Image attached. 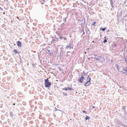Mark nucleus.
Masks as SVG:
<instances>
[{"instance_id": "f257e3e1", "label": "nucleus", "mask_w": 127, "mask_h": 127, "mask_svg": "<svg viewBox=\"0 0 127 127\" xmlns=\"http://www.w3.org/2000/svg\"><path fill=\"white\" fill-rule=\"evenodd\" d=\"M45 86L46 88H48V89L50 87L51 85V82H49L48 79H46L44 80Z\"/></svg>"}, {"instance_id": "f03ea898", "label": "nucleus", "mask_w": 127, "mask_h": 127, "mask_svg": "<svg viewBox=\"0 0 127 127\" xmlns=\"http://www.w3.org/2000/svg\"><path fill=\"white\" fill-rule=\"evenodd\" d=\"M84 75L85 76V75L82 74V73L81 76L79 77L78 80V81L79 82L82 83L83 82L84 80L85 79Z\"/></svg>"}, {"instance_id": "7ed1b4c3", "label": "nucleus", "mask_w": 127, "mask_h": 127, "mask_svg": "<svg viewBox=\"0 0 127 127\" xmlns=\"http://www.w3.org/2000/svg\"><path fill=\"white\" fill-rule=\"evenodd\" d=\"M115 122L116 123L119 125L121 126H123V123L118 119H115Z\"/></svg>"}, {"instance_id": "20e7f679", "label": "nucleus", "mask_w": 127, "mask_h": 127, "mask_svg": "<svg viewBox=\"0 0 127 127\" xmlns=\"http://www.w3.org/2000/svg\"><path fill=\"white\" fill-rule=\"evenodd\" d=\"M73 46L72 44L71 43H69L68 45H66L65 48L66 49H70L71 48L73 49Z\"/></svg>"}, {"instance_id": "39448f33", "label": "nucleus", "mask_w": 127, "mask_h": 127, "mask_svg": "<svg viewBox=\"0 0 127 127\" xmlns=\"http://www.w3.org/2000/svg\"><path fill=\"white\" fill-rule=\"evenodd\" d=\"M120 70L121 72L123 73V74L126 73L127 74V67H125V69L124 68L123 69H121Z\"/></svg>"}, {"instance_id": "423d86ee", "label": "nucleus", "mask_w": 127, "mask_h": 127, "mask_svg": "<svg viewBox=\"0 0 127 127\" xmlns=\"http://www.w3.org/2000/svg\"><path fill=\"white\" fill-rule=\"evenodd\" d=\"M17 46L18 47L20 48L22 47V43L20 41H17Z\"/></svg>"}, {"instance_id": "0eeeda50", "label": "nucleus", "mask_w": 127, "mask_h": 127, "mask_svg": "<svg viewBox=\"0 0 127 127\" xmlns=\"http://www.w3.org/2000/svg\"><path fill=\"white\" fill-rule=\"evenodd\" d=\"M85 31L86 32V31ZM82 32L83 33L81 36L82 37H84L85 36V35L84 36V35L85 34V30L84 29V27H83V30L82 31Z\"/></svg>"}, {"instance_id": "6e6552de", "label": "nucleus", "mask_w": 127, "mask_h": 127, "mask_svg": "<svg viewBox=\"0 0 127 127\" xmlns=\"http://www.w3.org/2000/svg\"><path fill=\"white\" fill-rule=\"evenodd\" d=\"M110 4L112 8L113 9H114L115 7L113 5V0H110Z\"/></svg>"}, {"instance_id": "1a4fd4ad", "label": "nucleus", "mask_w": 127, "mask_h": 127, "mask_svg": "<svg viewBox=\"0 0 127 127\" xmlns=\"http://www.w3.org/2000/svg\"><path fill=\"white\" fill-rule=\"evenodd\" d=\"M94 56H96L97 57H95V59L96 60H97L98 61H99L100 60V57H101L100 56V57L98 56H95V55H94Z\"/></svg>"}, {"instance_id": "9d476101", "label": "nucleus", "mask_w": 127, "mask_h": 127, "mask_svg": "<svg viewBox=\"0 0 127 127\" xmlns=\"http://www.w3.org/2000/svg\"><path fill=\"white\" fill-rule=\"evenodd\" d=\"M88 77H87V81L88 82H90L91 80V78L90 77L89 75H88Z\"/></svg>"}, {"instance_id": "9b49d317", "label": "nucleus", "mask_w": 127, "mask_h": 127, "mask_svg": "<svg viewBox=\"0 0 127 127\" xmlns=\"http://www.w3.org/2000/svg\"><path fill=\"white\" fill-rule=\"evenodd\" d=\"M67 55L66 56L67 57H68V56L71 55L72 54V53L70 52V51H68L67 52Z\"/></svg>"}, {"instance_id": "f8f14e48", "label": "nucleus", "mask_w": 127, "mask_h": 127, "mask_svg": "<svg viewBox=\"0 0 127 127\" xmlns=\"http://www.w3.org/2000/svg\"><path fill=\"white\" fill-rule=\"evenodd\" d=\"M89 83V82H88L87 81L86 83H85L84 84V86H85V87H87L88 86H89V85H90V84H91V83H89V84H87Z\"/></svg>"}, {"instance_id": "ddd939ff", "label": "nucleus", "mask_w": 127, "mask_h": 127, "mask_svg": "<svg viewBox=\"0 0 127 127\" xmlns=\"http://www.w3.org/2000/svg\"><path fill=\"white\" fill-rule=\"evenodd\" d=\"M117 39L118 38V40L120 41H121L123 40V38L122 37H117Z\"/></svg>"}, {"instance_id": "4468645a", "label": "nucleus", "mask_w": 127, "mask_h": 127, "mask_svg": "<svg viewBox=\"0 0 127 127\" xmlns=\"http://www.w3.org/2000/svg\"><path fill=\"white\" fill-rule=\"evenodd\" d=\"M106 28H103L102 27H100V30H102L103 31H104L106 29Z\"/></svg>"}, {"instance_id": "2eb2a0df", "label": "nucleus", "mask_w": 127, "mask_h": 127, "mask_svg": "<svg viewBox=\"0 0 127 127\" xmlns=\"http://www.w3.org/2000/svg\"><path fill=\"white\" fill-rule=\"evenodd\" d=\"M68 87L67 88V90H74L73 89V88L72 87L69 88L68 87Z\"/></svg>"}, {"instance_id": "dca6fc26", "label": "nucleus", "mask_w": 127, "mask_h": 127, "mask_svg": "<svg viewBox=\"0 0 127 127\" xmlns=\"http://www.w3.org/2000/svg\"><path fill=\"white\" fill-rule=\"evenodd\" d=\"M90 118L89 116L87 115H86V117L85 118L86 120H89Z\"/></svg>"}, {"instance_id": "f3484780", "label": "nucleus", "mask_w": 127, "mask_h": 127, "mask_svg": "<svg viewBox=\"0 0 127 127\" xmlns=\"http://www.w3.org/2000/svg\"><path fill=\"white\" fill-rule=\"evenodd\" d=\"M124 113L123 115L124 117H125L126 116L127 114V111L126 110H125L124 111Z\"/></svg>"}, {"instance_id": "a211bd4d", "label": "nucleus", "mask_w": 127, "mask_h": 127, "mask_svg": "<svg viewBox=\"0 0 127 127\" xmlns=\"http://www.w3.org/2000/svg\"><path fill=\"white\" fill-rule=\"evenodd\" d=\"M115 67L117 68V70H119V66L117 64H115Z\"/></svg>"}, {"instance_id": "6ab92c4d", "label": "nucleus", "mask_w": 127, "mask_h": 127, "mask_svg": "<svg viewBox=\"0 0 127 127\" xmlns=\"http://www.w3.org/2000/svg\"><path fill=\"white\" fill-rule=\"evenodd\" d=\"M13 51L15 53V54L18 53L19 54L18 52V51H17L16 49H14Z\"/></svg>"}, {"instance_id": "aec40b11", "label": "nucleus", "mask_w": 127, "mask_h": 127, "mask_svg": "<svg viewBox=\"0 0 127 127\" xmlns=\"http://www.w3.org/2000/svg\"><path fill=\"white\" fill-rule=\"evenodd\" d=\"M64 54V52L62 51H61V52L60 53V56H62Z\"/></svg>"}, {"instance_id": "412c9836", "label": "nucleus", "mask_w": 127, "mask_h": 127, "mask_svg": "<svg viewBox=\"0 0 127 127\" xmlns=\"http://www.w3.org/2000/svg\"><path fill=\"white\" fill-rule=\"evenodd\" d=\"M122 109L124 111L126 110V106H122Z\"/></svg>"}, {"instance_id": "4be33fe9", "label": "nucleus", "mask_w": 127, "mask_h": 127, "mask_svg": "<svg viewBox=\"0 0 127 127\" xmlns=\"http://www.w3.org/2000/svg\"><path fill=\"white\" fill-rule=\"evenodd\" d=\"M10 116L11 117H12L13 116V115L12 112H10Z\"/></svg>"}, {"instance_id": "5701e85b", "label": "nucleus", "mask_w": 127, "mask_h": 127, "mask_svg": "<svg viewBox=\"0 0 127 127\" xmlns=\"http://www.w3.org/2000/svg\"><path fill=\"white\" fill-rule=\"evenodd\" d=\"M63 21L64 22H65L66 20V18H64L63 19Z\"/></svg>"}, {"instance_id": "b1692460", "label": "nucleus", "mask_w": 127, "mask_h": 127, "mask_svg": "<svg viewBox=\"0 0 127 127\" xmlns=\"http://www.w3.org/2000/svg\"><path fill=\"white\" fill-rule=\"evenodd\" d=\"M123 126H122V127H127V125H126L125 124H123Z\"/></svg>"}, {"instance_id": "393cba45", "label": "nucleus", "mask_w": 127, "mask_h": 127, "mask_svg": "<svg viewBox=\"0 0 127 127\" xmlns=\"http://www.w3.org/2000/svg\"><path fill=\"white\" fill-rule=\"evenodd\" d=\"M59 39H60V40H61V39H63L64 37H63V36H59Z\"/></svg>"}, {"instance_id": "a878e982", "label": "nucleus", "mask_w": 127, "mask_h": 127, "mask_svg": "<svg viewBox=\"0 0 127 127\" xmlns=\"http://www.w3.org/2000/svg\"><path fill=\"white\" fill-rule=\"evenodd\" d=\"M96 23V22H93V23L91 25V26L92 25H94Z\"/></svg>"}, {"instance_id": "bb28decb", "label": "nucleus", "mask_w": 127, "mask_h": 127, "mask_svg": "<svg viewBox=\"0 0 127 127\" xmlns=\"http://www.w3.org/2000/svg\"><path fill=\"white\" fill-rule=\"evenodd\" d=\"M107 41V40H106V39H104L103 42V43H105Z\"/></svg>"}, {"instance_id": "cd10ccee", "label": "nucleus", "mask_w": 127, "mask_h": 127, "mask_svg": "<svg viewBox=\"0 0 127 127\" xmlns=\"http://www.w3.org/2000/svg\"><path fill=\"white\" fill-rule=\"evenodd\" d=\"M62 90H65V91H68L67 88H64L62 89Z\"/></svg>"}, {"instance_id": "c85d7f7f", "label": "nucleus", "mask_w": 127, "mask_h": 127, "mask_svg": "<svg viewBox=\"0 0 127 127\" xmlns=\"http://www.w3.org/2000/svg\"><path fill=\"white\" fill-rule=\"evenodd\" d=\"M49 54H50V56H52L53 55V53H51V52L49 53Z\"/></svg>"}, {"instance_id": "c756f323", "label": "nucleus", "mask_w": 127, "mask_h": 127, "mask_svg": "<svg viewBox=\"0 0 127 127\" xmlns=\"http://www.w3.org/2000/svg\"><path fill=\"white\" fill-rule=\"evenodd\" d=\"M63 95H64V96H67V94L66 93H64V92L63 93Z\"/></svg>"}, {"instance_id": "7c9ffc66", "label": "nucleus", "mask_w": 127, "mask_h": 127, "mask_svg": "<svg viewBox=\"0 0 127 127\" xmlns=\"http://www.w3.org/2000/svg\"><path fill=\"white\" fill-rule=\"evenodd\" d=\"M82 112L83 113H85L86 114L87 113L86 112L85 110H83L82 111Z\"/></svg>"}, {"instance_id": "2f4dec72", "label": "nucleus", "mask_w": 127, "mask_h": 127, "mask_svg": "<svg viewBox=\"0 0 127 127\" xmlns=\"http://www.w3.org/2000/svg\"><path fill=\"white\" fill-rule=\"evenodd\" d=\"M113 46L115 47H116L117 46V44H114L113 45Z\"/></svg>"}, {"instance_id": "473e14b6", "label": "nucleus", "mask_w": 127, "mask_h": 127, "mask_svg": "<svg viewBox=\"0 0 127 127\" xmlns=\"http://www.w3.org/2000/svg\"><path fill=\"white\" fill-rule=\"evenodd\" d=\"M81 1V2L82 3H83V2H85V3H86V2H85V1L83 0H82Z\"/></svg>"}, {"instance_id": "72a5a7b5", "label": "nucleus", "mask_w": 127, "mask_h": 127, "mask_svg": "<svg viewBox=\"0 0 127 127\" xmlns=\"http://www.w3.org/2000/svg\"><path fill=\"white\" fill-rule=\"evenodd\" d=\"M84 23H83V25H84V24H85L86 23V21H85V19H84Z\"/></svg>"}, {"instance_id": "f704fd0d", "label": "nucleus", "mask_w": 127, "mask_h": 127, "mask_svg": "<svg viewBox=\"0 0 127 127\" xmlns=\"http://www.w3.org/2000/svg\"><path fill=\"white\" fill-rule=\"evenodd\" d=\"M47 52H48V54L51 52L50 51V50H49L47 49Z\"/></svg>"}, {"instance_id": "c9c22d12", "label": "nucleus", "mask_w": 127, "mask_h": 127, "mask_svg": "<svg viewBox=\"0 0 127 127\" xmlns=\"http://www.w3.org/2000/svg\"><path fill=\"white\" fill-rule=\"evenodd\" d=\"M57 110L59 111H61V112H62V111H61V110H59V109H56V110H55V111H57Z\"/></svg>"}, {"instance_id": "e433bc0d", "label": "nucleus", "mask_w": 127, "mask_h": 127, "mask_svg": "<svg viewBox=\"0 0 127 127\" xmlns=\"http://www.w3.org/2000/svg\"><path fill=\"white\" fill-rule=\"evenodd\" d=\"M63 39H64V40H67L66 37H64Z\"/></svg>"}, {"instance_id": "4c0bfd02", "label": "nucleus", "mask_w": 127, "mask_h": 127, "mask_svg": "<svg viewBox=\"0 0 127 127\" xmlns=\"http://www.w3.org/2000/svg\"><path fill=\"white\" fill-rule=\"evenodd\" d=\"M55 40V38H53L52 40V41H54Z\"/></svg>"}, {"instance_id": "58836bf2", "label": "nucleus", "mask_w": 127, "mask_h": 127, "mask_svg": "<svg viewBox=\"0 0 127 127\" xmlns=\"http://www.w3.org/2000/svg\"><path fill=\"white\" fill-rule=\"evenodd\" d=\"M125 42H127V40L126 39H125L124 40Z\"/></svg>"}, {"instance_id": "ea45409f", "label": "nucleus", "mask_w": 127, "mask_h": 127, "mask_svg": "<svg viewBox=\"0 0 127 127\" xmlns=\"http://www.w3.org/2000/svg\"><path fill=\"white\" fill-rule=\"evenodd\" d=\"M111 63H113V60H111Z\"/></svg>"}, {"instance_id": "a19ab883", "label": "nucleus", "mask_w": 127, "mask_h": 127, "mask_svg": "<svg viewBox=\"0 0 127 127\" xmlns=\"http://www.w3.org/2000/svg\"><path fill=\"white\" fill-rule=\"evenodd\" d=\"M53 41L52 40L51 42V43H53Z\"/></svg>"}, {"instance_id": "79ce46f5", "label": "nucleus", "mask_w": 127, "mask_h": 127, "mask_svg": "<svg viewBox=\"0 0 127 127\" xmlns=\"http://www.w3.org/2000/svg\"><path fill=\"white\" fill-rule=\"evenodd\" d=\"M106 36H105L104 37V39H106Z\"/></svg>"}, {"instance_id": "37998d69", "label": "nucleus", "mask_w": 127, "mask_h": 127, "mask_svg": "<svg viewBox=\"0 0 127 127\" xmlns=\"http://www.w3.org/2000/svg\"><path fill=\"white\" fill-rule=\"evenodd\" d=\"M83 23H81V24L80 25H81V26H82V25H83Z\"/></svg>"}, {"instance_id": "c03bdc74", "label": "nucleus", "mask_w": 127, "mask_h": 127, "mask_svg": "<svg viewBox=\"0 0 127 127\" xmlns=\"http://www.w3.org/2000/svg\"><path fill=\"white\" fill-rule=\"evenodd\" d=\"M74 53V52H72V53H72V54L71 55L72 56L73 55V54Z\"/></svg>"}, {"instance_id": "a18cd8bd", "label": "nucleus", "mask_w": 127, "mask_h": 127, "mask_svg": "<svg viewBox=\"0 0 127 127\" xmlns=\"http://www.w3.org/2000/svg\"><path fill=\"white\" fill-rule=\"evenodd\" d=\"M125 31H127V29L126 28H125Z\"/></svg>"}, {"instance_id": "49530a36", "label": "nucleus", "mask_w": 127, "mask_h": 127, "mask_svg": "<svg viewBox=\"0 0 127 127\" xmlns=\"http://www.w3.org/2000/svg\"><path fill=\"white\" fill-rule=\"evenodd\" d=\"M20 61H21V62H20L21 63V62H21L22 59H21V58H20Z\"/></svg>"}, {"instance_id": "de8ad7c7", "label": "nucleus", "mask_w": 127, "mask_h": 127, "mask_svg": "<svg viewBox=\"0 0 127 127\" xmlns=\"http://www.w3.org/2000/svg\"><path fill=\"white\" fill-rule=\"evenodd\" d=\"M125 61H126V62H127V60H126V59L125 58Z\"/></svg>"}, {"instance_id": "09e8293b", "label": "nucleus", "mask_w": 127, "mask_h": 127, "mask_svg": "<svg viewBox=\"0 0 127 127\" xmlns=\"http://www.w3.org/2000/svg\"><path fill=\"white\" fill-rule=\"evenodd\" d=\"M0 9H1V10H3V9L2 8H1L0 7Z\"/></svg>"}, {"instance_id": "8fccbe9b", "label": "nucleus", "mask_w": 127, "mask_h": 127, "mask_svg": "<svg viewBox=\"0 0 127 127\" xmlns=\"http://www.w3.org/2000/svg\"><path fill=\"white\" fill-rule=\"evenodd\" d=\"M92 108H95V107L94 106H93Z\"/></svg>"}, {"instance_id": "3c124183", "label": "nucleus", "mask_w": 127, "mask_h": 127, "mask_svg": "<svg viewBox=\"0 0 127 127\" xmlns=\"http://www.w3.org/2000/svg\"><path fill=\"white\" fill-rule=\"evenodd\" d=\"M123 118H124V119H125V120H126V118L125 117H123Z\"/></svg>"}, {"instance_id": "603ef678", "label": "nucleus", "mask_w": 127, "mask_h": 127, "mask_svg": "<svg viewBox=\"0 0 127 127\" xmlns=\"http://www.w3.org/2000/svg\"><path fill=\"white\" fill-rule=\"evenodd\" d=\"M15 103H13V105H15Z\"/></svg>"}, {"instance_id": "864d4df0", "label": "nucleus", "mask_w": 127, "mask_h": 127, "mask_svg": "<svg viewBox=\"0 0 127 127\" xmlns=\"http://www.w3.org/2000/svg\"><path fill=\"white\" fill-rule=\"evenodd\" d=\"M109 31V30H108L107 31V32L108 31Z\"/></svg>"}, {"instance_id": "5fc2aeb1", "label": "nucleus", "mask_w": 127, "mask_h": 127, "mask_svg": "<svg viewBox=\"0 0 127 127\" xmlns=\"http://www.w3.org/2000/svg\"><path fill=\"white\" fill-rule=\"evenodd\" d=\"M14 46H15V45H16V44H15V43H14Z\"/></svg>"}, {"instance_id": "6e6d98bb", "label": "nucleus", "mask_w": 127, "mask_h": 127, "mask_svg": "<svg viewBox=\"0 0 127 127\" xmlns=\"http://www.w3.org/2000/svg\"><path fill=\"white\" fill-rule=\"evenodd\" d=\"M19 57L20 58H21V56L20 55L19 56Z\"/></svg>"}, {"instance_id": "4d7b16f0", "label": "nucleus", "mask_w": 127, "mask_h": 127, "mask_svg": "<svg viewBox=\"0 0 127 127\" xmlns=\"http://www.w3.org/2000/svg\"><path fill=\"white\" fill-rule=\"evenodd\" d=\"M87 23H86V26H87Z\"/></svg>"}, {"instance_id": "13d9d810", "label": "nucleus", "mask_w": 127, "mask_h": 127, "mask_svg": "<svg viewBox=\"0 0 127 127\" xmlns=\"http://www.w3.org/2000/svg\"><path fill=\"white\" fill-rule=\"evenodd\" d=\"M83 21V20H82L81 21V22H82Z\"/></svg>"}, {"instance_id": "bf43d9fd", "label": "nucleus", "mask_w": 127, "mask_h": 127, "mask_svg": "<svg viewBox=\"0 0 127 127\" xmlns=\"http://www.w3.org/2000/svg\"><path fill=\"white\" fill-rule=\"evenodd\" d=\"M55 109H56H56H57V108H56V107H55Z\"/></svg>"}, {"instance_id": "052dcab7", "label": "nucleus", "mask_w": 127, "mask_h": 127, "mask_svg": "<svg viewBox=\"0 0 127 127\" xmlns=\"http://www.w3.org/2000/svg\"><path fill=\"white\" fill-rule=\"evenodd\" d=\"M5 12H3V14H5Z\"/></svg>"}, {"instance_id": "680f3d73", "label": "nucleus", "mask_w": 127, "mask_h": 127, "mask_svg": "<svg viewBox=\"0 0 127 127\" xmlns=\"http://www.w3.org/2000/svg\"><path fill=\"white\" fill-rule=\"evenodd\" d=\"M125 2H126V1H124V3H125Z\"/></svg>"}, {"instance_id": "e2e57ef3", "label": "nucleus", "mask_w": 127, "mask_h": 127, "mask_svg": "<svg viewBox=\"0 0 127 127\" xmlns=\"http://www.w3.org/2000/svg\"><path fill=\"white\" fill-rule=\"evenodd\" d=\"M93 42H94V41H93Z\"/></svg>"}, {"instance_id": "0e129e2a", "label": "nucleus", "mask_w": 127, "mask_h": 127, "mask_svg": "<svg viewBox=\"0 0 127 127\" xmlns=\"http://www.w3.org/2000/svg\"><path fill=\"white\" fill-rule=\"evenodd\" d=\"M125 25H126V24H125ZM125 26H126V25H125Z\"/></svg>"}]
</instances>
